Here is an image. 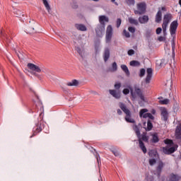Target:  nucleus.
<instances>
[{
	"label": "nucleus",
	"mask_w": 181,
	"mask_h": 181,
	"mask_svg": "<svg viewBox=\"0 0 181 181\" xmlns=\"http://www.w3.org/2000/svg\"><path fill=\"white\" fill-rule=\"evenodd\" d=\"M160 103L163 105L169 104V99H164L163 100H160Z\"/></svg>",
	"instance_id": "49"
},
{
	"label": "nucleus",
	"mask_w": 181,
	"mask_h": 181,
	"mask_svg": "<svg viewBox=\"0 0 181 181\" xmlns=\"http://www.w3.org/2000/svg\"><path fill=\"white\" fill-rule=\"evenodd\" d=\"M161 118L163 121H168V110L165 108L161 110Z\"/></svg>",
	"instance_id": "22"
},
{
	"label": "nucleus",
	"mask_w": 181,
	"mask_h": 181,
	"mask_svg": "<svg viewBox=\"0 0 181 181\" xmlns=\"http://www.w3.org/2000/svg\"><path fill=\"white\" fill-rule=\"evenodd\" d=\"M76 51L78 53V54L82 57L83 59V50L79 47H76Z\"/></svg>",
	"instance_id": "41"
},
{
	"label": "nucleus",
	"mask_w": 181,
	"mask_h": 181,
	"mask_svg": "<svg viewBox=\"0 0 181 181\" xmlns=\"http://www.w3.org/2000/svg\"><path fill=\"white\" fill-rule=\"evenodd\" d=\"M139 22L141 24L148 23V22H149V17L146 15H144L142 17L140 16L139 18Z\"/></svg>",
	"instance_id": "17"
},
{
	"label": "nucleus",
	"mask_w": 181,
	"mask_h": 181,
	"mask_svg": "<svg viewBox=\"0 0 181 181\" xmlns=\"http://www.w3.org/2000/svg\"><path fill=\"white\" fill-rule=\"evenodd\" d=\"M127 53L129 56H132V54H135V51L134 49H129Z\"/></svg>",
	"instance_id": "54"
},
{
	"label": "nucleus",
	"mask_w": 181,
	"mask_h": 181,
	"mask_svg": "<svg viewBox=\"0 0 181 181\" xmlns=\"http://www.w3.org/2000/svg\"><path fill=\"white\" fill-rule=\"evenodd\" d=\"M139 146L144 153H146V147L145 146V144H144V141H142L141 139H139Z\"/></svg>",
	"instance_id": "19"
},
{
	"label": "nucleus",
	"mask_w": 181,
	"mask_h": 181,
	"mask_svg": "<svg viewBox=\"0 0 181 181\" xmlns=\"http://www.w3.org/2000/svg\"><path fill=\"white\" fill-rule=\"evenodd\" d=\"M168 26H165V25H162V29H163V35L164 36H166V29H167Z\"/></svg>",
	"instance_id": "53"
},
{
	"label": "nucleus",
	"mask_w": 181,
	"mask_h": 181,
	"mask_svg": "<svg viewBox=\"0 0 181 181\" xmlns=\"http://www.w3.org/2000/svg\"><path fill=\"white\" fill-rule=\"evenodd\" d=\"M177 26H179V23L177 21H174L171 23L170 25V33L171 36L176 35V30H177Z\"/></svg>",
	"instance_id": "8"
},
{
	"label": "nucleus",
	"mask_w": 181,
	"mask_h": 181,
	"mask_svg": "<svg viewBox=\"0 0 181 181\" xmlns=\"http://www.w3.org/2000/svg\"><path fill=\"white\" fill-rule=\"evenodd\" d=\"M160 21H162V11H160V10H159L156 16V22L157 23H159V22H160Z\"/></svg>",
	"instance_id": "24"
},
{
	"label": "nucleus",
	"mask_w": 181,
	"mask_h": 181,
	"mask_svg": "<svg viewBox=\"0 0 181 181\" xmlns=\"http://www.w3.org/2000/svg\"><path fill=\"white\" fill-rule=\"evenodd\" d=\"M148 162H149V165L151 166H153V165H155V163H156V159H155V158L150 159Z\"/></svg>",
	"instance_id": "42"
},
{
	"label": "nucleus",
	"mask_w": 181,
	"mask_h": 181,
	"mask_svg": "<svg viewBox=\"0 0 181 181\" xmlns=\"http://www.w3.org/2000/svg\"><path fill=\"white\" fill-rule=\"evenodd\" d=\"M172 49H173V52H175V42H172Z\"/></svg>",
	"instance_id": "58"
},
{
	"label": "nucleus",
	"mask_w": 181,
	"mask_h": 181,
	"mask_svg": "<svg viewBox=\"0 0 181 181\" xmlns=\"http://www.w3.org/2000/svg\"><path fill=\"white\" fill-rule=\"evenodd\" d=\"M112 71H117L118 70V66L117 65V62H113L112 64Z\"/></svg>",
	"instance_id": "38"
},
{
	"label": "nucleus",
	"mask_w": 181,
	"mask_h": 181,
	"mask_svg": "<svg viewBox=\"0 0 181 181\" xmlns=\"http://www.w3.org/2000/svg\"><path fill=\"white\" fill-rule=\"evenodd\" d=\"M122 21L121 20V18H117V28H119L121 26V23H122Z\"/></svg>",
	"instance_id": "46"
},
{
	"label": "nucleus",
	"mask_w": 181,
	"mask_h": 181,
	"mask_svg": "<svg viewBox=\"0 0 181 181\" xmlns=\"http://www.w3.org/2000/svg\"><path fill=\"white\" fill-rule=\"evenodd\" d=\"M152 35H153L152 30H147L146 31L145 36H146V39H149V37H151V36H152Z\"/></svg>",
	"instance_id": "35"
},
{
	"label": "nucleus",
	"mask_w": 181,
	"mask_h": 181,
	"mask_svg": "<svg viewBox=\"0 0 181 181\" xmlns=\"http://www.w3.org/2000/svg\"><path fill=\"white\" fill-rule=\"evenodd\" d=\"M146 181H153L154 180L153 176H152V175H147L146 177Z\"/></svg>",
	"instance_id": "45"
},
{
	"label": "nucleus",
	"mask_w": 181,
	"mask_h": 181,
	"mask_svg": "<svg viewBox=\"0 0 181 181\" xmlns=\"http://www.w3.org/2000/svg\"><path fill=\"white\" fill-rule=\"evenodd\" d=\"M109 93L114 98H116L117 100H119V98H121V92L115 90H110Z\"/></svg>",
	"instance_id": "14"
},
{
	"label": "nucleus",
	"mask_w": 181,
	"mask_h": 181,
	"mask_svg": "<svg viewBox=\"0 0 181 181\" xmlns=\"http://www.w3.org/2000/svg\"><path fill=\"white\" fill-rule=\"evenodd\" d=\"M27 67H28L30 70H32V71H36L37 73H40V71H42L40 67L37 66V65H35V64L28 63Z\"/></svg>",
	"instance_id": "12"
},
{
	"label": "nucleus",
	"mask_w": 181,
	"mask_h": 181,
	"mask_svg": "<svg viewBox=\"0 0 181 181\" xmlns=\"http://www.w3.org/2000/svg\"><path fill=\"white\" fill-rule=\"evenodd\" d=\"M164 144H165L167 146H174L173 141L171 139H166L165 140H164Z\"/></svg>",
	"instance_id": "32"
},
{
	"label": "nucleus",
	"mask_w": 181,
	"mask_h": 181,
	"mask_svg": "<svg viewBox=\"0 0 181 181\" xmlns=\"http://www.w3.org/2000/svg\"><path fill=\"white\" fill-rule=\"evenodd\" d=\"M36 105L35 106H33L30 110H29V112L30 114H33V112H35V110L36 108Z\"/></svg>",
	"instance_id": "50"
},
{
	"label": "nucleus",
	"mask_w": 181,
	"mask_h": 181,
	"mask_svg": "<svg viewBox=\"0 0 181 181\" xmlns=\"http://www.w3.org/2000/svg\"><path fill=\"white\" fill-rule=\"evenodd\" d=\"M75 28L78 30H81V32H86V30H87V27L83 24H75Z\"/></svg>",
	"instance_id": "21"
},
{
	"label": "nucleus",
	"mask_w": 181,
	"mask_h": 181,
	"mask_svg": "<svg viewBox=\"0 0 181 181\" xmlns=\"http://www.w3.org/2000/svg\"><path fill=\"white\" fill-rule=\"evenodd\" d=\"M173 19V16L172 13H168L164 15L163 16V21L162 25H164V27L168 26L169 23H170V21Z\"/></svg>",
	"instance_id": "7"
},
{
	"label": "nucleus",
	"mask_w": 181,
	"mask_h": 181,
	"mask_svg": "<svg viewBox=\"0 0 181 181\" xmlns=\"http://www.w3.org/2000/svg\"><path fill=\"white\" fill-rule=\"evenodd\" d=\"M163 166H165V164H163V162L160 161L158 163V165L156 168V172H157L158 176H160V173H162V169H163Z\"/></svg>",
	"instance_id": "16"
},
{
	"label": "nucleus",
	"mask_w": 181,
	"mask_h": 181,
	"mask_svg": "<svg viewBox=\"0 0 181 181\" xmlns=\"http://www.w3.org/2000/svg\"><path fill=\"white\" fill-rule=\"evenodd\" d=\"M151 142H153V144H158V142H159V136H158V134L154 133L152 135Z\"/></svg>",
	"instance_id": "25"
},
{
	"label": "nucleus",
	"mask_w": 181,
	"mask_h": 181,
	"mask_svg": "<svg viewBox=\"0 0 181 181\" xmlns=\"http://www.w3.org/2000/svg\"><path fill=\"white\" fill-rule=\"evenodd\" d=\"M115 90H119L121 88V83H117L115 84Z\"/></svg>",
	"instance_id": "48"
},
{
	"label": "nucleus",
	"mask_w": 181,
	"mask_h": 181,
	"mask_svg": "<svg viewBox=\"0 0 181 181\" xmlns=\"http://www.w3.org/2000/svg\"><path fill=\"white\" fill-rule=\"evenodd\" d=\"M105 30V27L98 25L97 28H95V33L98 37H103Z\"/></svg>",
	"instance_id": "10"
},
{
	"label": "nucleus",
	"mask_w": 181,
	"mask_h": 181,
	"mask_svg": "<svg viewBox=\"0 0 181 181\" xmlns=\"http://www.w3.org/2000/svg\"><path fill=\"white\" fill-rule=\"evenodd\" d=\"M47 78H51L50 75H47Z\"/></svg>",
	"instance_id": "62"
},
{
	"label": "nucleus",
	"mask_w": 181,
	"mask_h": 181,
	"mask_svg": "<svg viewBox=\"0 0 181 181\" xmlns=\"http://www.w3.org/2000/svg\"><path fill=\"white\" fill-rule=\"evenodd\" d=\"M110 48L108 47L105 48V51L103 53V59L105 63H107V62H108V59H110Z\"/></svg>",
	"instance_id": "15"
},
{
	"label": "nucleus",
	"mask_w": 181,
	"mask_h": 181,
	"mask_svg": "<svg viewBox=\"0 0 181 181\" xmlns=\"http://www.w3.org/2000/svg\"><path fill=\"white\" fill-rule=\"evenodd\" d=\"M43 4L45 5L47 11H48V12H50V5L49 4V2H47V0H42Z\"/></svg>",
	"instance_id": "34"
},
{
	"label": "nucleus",
	"mask_w": 181,
	"mask_h": 181,
	"mask_svg": "<svg viewBox=\"0 0 181 181\" xmlns=\"http://www.w3.org/2000/svg\"><path fill=\"white\" fill-rule=\"evenodd\" d=\"M137 9L134 11L135 15H144L146 12V4L145 2L137 4Z\"/></svg>",
	"instance_id": "4"
},
{
	"label": "nucleus",
	"mask_w": 181,
	"mask_h": 181,
	"mask_svg": "<svg viewBox=\"0 0 181 181\" xmlns=\"http://www.w3.org/2000/svg\"><path fill=\"white\" fill-rule=\"evenodd\" d=\"M175 138L176 139H181V124L177 126L175 129Z\"/></svg>",
	"instance_id": "18"
},
{
	"label": "nucleus",
	"mask_w": 181,
	"mask_h": 181,
	"mask_svg": "<svg viewBox=\"0 0 181 181\" xmlns=\"http://www.w3.org/2000/svg\"><path fill=\"white\" fill-rule=\"evenodd\" d=\"M177 150V145L172 146H165L163 148V153L165 155H171V153H174Z\"/></svg>",
	"instance_id": "5"
},
{
	"label": "nucleus",
	"mask_w": 181,
	"mask_h": 181,
	"mask_svg": "<svg viewBox=\"0 0 181 181\" xmlns=\"http://www.w3.org/2000/svg\"><path fill=\"white\" fill-rule=\"evenodd\" d=\"M112 39V26L108 25L106 30V43H110Z\"/></svg>",
	"instance_id": "9"
},
{
	"label": "nucleus",
	"mask_w": 181,
	"mask_h": 181,
	"mask_svg": "<svg viewBox=\"0 0 181 181\" xmlns=\"http://www.w3.org/2000/svg\"><path fill=\"white\" fill-rule=\"evenodd\" d=\"M126 4L129 5V6L135 5V0H126Z\"/></svg>",
	"instance_id": "37"
},
{
	"label": "nucleus",
	"mask_w": 181,
	"mask_h": 181,
	"mask_svg": "<svg viewBox=\"0 0 181 181\" xmlns=\"http://www.w3.org/2000/svg\"><path fill=\"white\" fill-rule=\"evenodd\" d=\"M128 20H129V23H130L131 25H135V26H138V25H139V23H138V20L135 18L129 17Z\"/></svg>",
	"instance_id": "26"
},
{
	"label": "nucleus",
	"mask_w": 181,
	"mask_h": 181,
	"mask_svg": "<svg viewBox=\"0 0 181 181\" xmlns=\"http://www.w3.org/2000/svg\"><path fill=\"white\" fill-rule=\"evenodd\" d=\"M179 5L181 6V0H179Z\"/></svg>",
	"instance_id": "64"
},
{
	"label": "nucleus",
	"mask_w": 181,
	"mask_h": 181,
	"mask_svg": "<svg viewBox=\"0 0 181 181\" xmlns=\"http://www.w3.org/2000/svg\"><path fill=\"white\" fill-rule=\"evenodd\" d=\"M129 64L132 67H139L141 66V62H139V61L133 60L130 62Z\"/></svg>",
	"instance_id": "27"
},
{
	"label": "nucleus",
	"mask_w": 181,
	"mask_h": 181,
	"mask_svg": "<svg viewBox=\"0 0 181 181\" xmlns=\"http://www.w3.org/2000/svg\"><path fill=\"white\" fill-rule=\"evenodd\" d=\"M146 84H149V83H151V80H152V76L153 74V70H152V68H148L146 70Z\"/></svg>",
	"instance_id": "11"
},
{
	"label": "nucleus",
	"mask_w": 181,
	"mask_h": 181,
	"mask_svg": "<svg viewBox=\"0 0 181 181\" xmlns=\"http://www.w3.org/2000/svg\"><path fill=\"white\" fill-rule=\"evenodd\" d=\"M161 11H163L164 12H166V7H162Z\"/></svg>",
	"instance_id": "60"
},
{
	"label": "nucleus",
	"mask_w": 181,
	"mask_h": 181,
	"mask_svg": "<svg viewBox=\"0 0 181 181\" xmlns=\"http://www.w3.org/2000/svg\"><path fill=\"white\" fill-rule=\"evenodd\" d=\"M110 20L108 19V17L105 16H99V22L100 25L99 26H103V28H105V22L108 23Z\"/></svg>",
	"instance_id": "13"
},
{
	"label": "nucleus",
	"mask_w": 181,
	"mask_h": 181,
	"mask_svg": "<svg viewBox=\"0 0 181 181\" xmlns=\"http://www.w3.org/2000/svg\"><path fill=\"white\" fill-rule=\"evenodd\" d=\"M152 128H153V124H152V122H151V119H148L146 131H152Z\"/></svg>",
	"instance_id": "29"
},
{
	"label": "nucleus",
	"mask_w": 181,
	"mask_h": 181,
	"mask_svg": "<svg viewBox=\"0 0 181 181\" xmlns=\"http://www.w3.org/2000/svg\"><path fill=\"white\" fill-rule=\"evenodd\" d=\"M111 2L115 3V4H116V6H118V3L115 2V0H111Z\"/></svg>",
	"instance_id": "59"
},
{
	"label": "nucleus",
	"mask_w": 181,
	"mask_h": 181,
	"mask_svg": "<svg viewBox=\"0 0 181 181\" xmlns=\"http://www.w3.org/2000/svg\"><path fill=\"white\" fill-rule=\"evenodd\" d=\"M151 112H152V114H156V110H153Z\"/></svg>",
	"instance_id": "61"
},
{
	"label": "nucleus",
	"mask_w": 181,
	"mask_h": 181,
	"mask_svg": "<svg viewBox=\"0 0 181 181\" xmlns=\"http://www.w3.org/2000/svg\"><path fill=\"white\" fill-rule=\"evenodd\" d=\"M129 93V89L128 88H124L123 90V94H124V95H127V94Z\"/></svg>",
	"instance_id": "55"
},
{
	"label": "nucleus",
	"mask_w": 181,
	"mask_h": 181,
	"mask_svg": "<svg viewBox=\"0 0 181 181\" xmlns=\"http://www.w3.org/2000/svg\"><path fill=\"white\" fill-rule=\"evenodd\" d=\"M26 30L27 33H30V35L32 33H35V28H28Z\"/></svg>",
	"instance_id": "43"
},
{
	"label": "nucleus",
	"mask_w": 181,
	"mask_h": 181,
	"mask_svg": "<svg viewBox=\"0 0 181 181\" xmlns=\"http://www.w3.org/2000/svg\"><path fill=\"white\" fill-rule=\"evenodd\" d=\"M78 84H79L78 81H77L76 79H73L71 82H68L66 83V85L69 87H77Z\"/></svg>",
	"instance_id": "23"
},
{
	"label": "nucleus",
	"mask_w": 181,
	"mask_h": 181,
	"mask_svg": "<svg viewBox=\"0 0 181 181\" xmlns=\"http://www.w3.org/2000/svg\"><path fill=\"white\" fill-rule=\"evenodd\" d=\"M181 179V176L179 175L171 174L169 177V181H179Z\"/></svg>",
	"instance_id": "20"
},
{
	"label": "nucleus",
	"mask_w": 181,
	"mask_h": 181,
	"mask_svg": "<svg viewBox=\"0 0 181 181\" xmlns=\"http://www.w3.org/2000/svg\"><path fill=\"white\" fill-rule=\"evenodd\" d=\"M128 30L131 33H135V28L134 27H129Z\"/></svg>",
	"instance_id": "51"
},
{
	"label": "nucleus",
	"mask_w": 181,
	"mask_h": 181,
	"mask_svg": "<svg viewBox=\"0 0 181 181\" xmlns=\"http://www.w3.org/2000/svg\"><path fill=\"white\" fill-rule=\"evenodd\" d=\"M144 127H146V122H144Z\"/></svg>",
	"instance_id": "63"
},
{
	"label": "nucleus",
	"mask_w": 181,
	"mask_h": 181,
	"mask_svg": "<svg viewBox=\"0 0 181 181\" xmlns=\"http://www.w3.org/2000/svg\"><path fill=\"white\" fill-rule=\"evenodd\" d=\"M141 141H144V142H148L149 141V136H146V134L144 133L141 135V139H139Z\"/></svg>",
	"instance_id": "33"
},
{
	"label": "nucleus",
	"mask_w": 181,
	"mask_h": 181,
	"mask_svg": "<svg viewBox=\"0 0 181 181\" xmlns=\"http://www.w3.org/2000/svg\"><path fill=\"white\" fill-rule=\"evenodd\" d=\"M94 156H95V158L97 160V162H98V165H100V163H101V160L100 159V155L98 154V153L96 152L94 154Z\"/></svg>",
	"instance_id": "40"
},
{
	"label": "nucleus",
	"mask_w": 181,
	"mask_h": 181,
	"mask_svg": "<svg viewBox=\"0 0 181 181\" xmlns=\"http://www.w3.org/2000/svg\"><path fill=\"white\" fill-rule=\"evenodd\" d=\"M43 117H45V113L42 112L39 117L37 118V122L35 123V127H34L33 130V135L30 136V138H33V136H36L37 134H40V132H42L43 131V128H45V122L43 121Z\"/></svg>",
	"instance_id": "1"
},
{
	"label": "nucleus",
	"mask_w": 181,
	"mask_h": 181,
	"mask_svg": "<svg viewBox=\"0 0 181 181\" xmlns=\"http://www.w3.org/2000/svg\"><path fill=\"white\" fill-rule=\"evenodd\" d=\"M117 112L118 115H122V111L121 110V109H117Z\"/></svg>",
	"instance_id": "57"
},
{
	"label": "nucleus",
	"mask_w": 181,
	"mask_h": 181,
	"mask_svg": "<svg viewBox=\"0 0 181 181\" xmlns=\"http://www.w3.org/2000/svg\"><path fill=\"white\" fill-rule=\"evenodd\" d=\"M148 112V109H141L139 112V115L141 118H149V119H155V117L152 115L151 113H146Z\"/></svg>",
	"instance_id": "6"
},
{
	"label": "nucleus",
	"mask_w": 181,
	"mask_h": 181,
	"mask_svg": "<svg viewBox=\"0 0 181 181\" xmlns=\"http://www.w3.org/2000/svg\"><path fill=\"white\" fill-rule=\"evenodd\" d=\"M130 94L133 100H135V98H136V95H138L141 101H145V96H144V93H142V90L138 87L134 88V89L131 88Z\"/></svg>",
	"instance_id": "3"
},
{
	"label": "nucleus",
	"mask_w": 181,
	"mask_h": 181,
	"mask_svg": "<svg viewBox=\"0 0 181 181\" xmlns=\"http://www.w3.org/2000/svg\"><path fill=\"white\" fill-rule=\"evenodd\" d=\"M145 76V69H141L140 70L139 77H144Z\"/></svg>",
	"instance_id": "47"
},
{
	"label": "nucleus",
	"mask_w": 181,
	"mask_h": 181,
	"mask_svg": "<svg viewBox=\"0 0 181 181\" xmlns=\"http://www.w3.org/2000/svg\"><path fill=\"white\" fill-rule=\"evenodd\" d=\"M148 155L150 156V158H156L158 152H156L155 150H150Z\"/></svg>",
	"instance_id": "31"
},
{
	"label": "nucleus",
	"mask_w": 181,
	"mask_h": 181,
	"mask_svg": "<svg viewBox=\"0 0 181 181\" xmlns=\"http://www.w3.org/2000/svg\"><path fill=\"white\" fill-rule=\"evenodd\" d=\"M165 37H163V36H160L158 38V40H159V42H163L165 41Z\"/></svg>",
	"instance_id": "56"
},
{
	"label": "nucleus",
	"mask_w": 181,
	"mask_h": 181,
	"mask_svg": "<svg viewBox=\"0 0 181 181\" xmlns=\"http://www.w3.org/2000/svg\"><path fill=\"white\" fill-rule=\"evenodd\" d=\"M14 13L16 15L17 18H21V16H25V13L21 10H14Z\"/></svg>",
	"instance_id": "30"
},
{
	"label": "nucleus",
	"mask_w": 181,
	"mask_h": 181,
	"mask_svg": "<svg viewBox=\"0 0 181 181\" xmlns=\"http://www.w3.org/2000/svg\"><path fill=\"white\" fill-rule=\"evenodd\" d=\"M110 151L115 155V156H119V151H118V150L114 148L111 149Z\"/></svg>",
	"instance_id": "39"
},
{
	"label": "nucleus",
	"mask_w": 181,
	"mask_h": 181,
	"mask_svg": "<svg viewBox=\"0 0 181 181\" xmlns=\"http://www.w3.org/2000/svg\"><path fill=\"white\" fill-rule=\"evenodd\" d=\"M156 35H160L162 33V28H158L156 30Z\"/></svg>",
	"instance_id": "52"
},
{
	"label": "nucleus",
	"mask_w": 181,
	"mask_h": 181,
	"mask_svg": "<svg viewBox=\"0 0 181 181\" xmlns=\"http://www.w3.org/2000/svg\"><path fill=\"white\" fill-rule=\"evenodd\" d=\"M119 107L125 113L126 116L124 119L126 122H129L130 124H135V119H132V113H131V110L127 108V105L124 104V103H119Z\"/></svg>",
	"instance_id": "2"
},
{
	"label": "nucleus",
	"mask_w": 181,
	"mask_h": 181,
	"mask_svg": "<svg viewBox=\"0 0 181 181\" xmlns=\"http://www.w3.org/2000/svg\"><path fill=\"white\" fill-rule=\"evenodd\" d=\"M134 129L137 136H139L141 135V131H139V128H138V126L137 125H134Z\"/></svg>",
	"instance_id": "36"
},
{
	"label": "nucleus",
	"mask_w": 181,
	"mask_h": 181,
	"mask_svg": "<svg viewBox=\"0 0 181 181\" xmlns=\"http://www.w3.org/2000/svg\"><path fill=\"white\" fill-rule=\"evenodd\" d=\"M123 35L125 36V37H131L129 32L127 31V30H123Z\"/></svg>",
	"instance_id": "44"
},
{
	"label": "nucleus",
	"mask_w": 181,
	"mask_h": 181,
	"mask_svg": "<svg viewBox=\"0 0 181 181\" xmlns=\"http://www.w3.org/2000/svg\"><path fill=\"white\" fill-rule=\"evenodd\" d=\"M121 69L124 71L126 75L129 76L130 74L129 69H128V66H127V65L125 64L121 65Z\"/></svg>",
	"instance_id": "28"
}]
</instances>
